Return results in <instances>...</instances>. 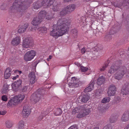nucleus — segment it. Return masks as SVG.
<instances>
[{"instance_id": "obj_49", "label": "nucleus", "mask_w": 129, "mask_h": 129, "mask_svg": "<svg viewBox=\"0 0 129 129\" xmlns=\"http://www.w3.org/2000/svg\"><path fill=\"white\" fill-rule=\"evenodd\" d=\"M53 9L54 11H58L59 10L58 6L57 5L54 6Z\"/></svg>"}, {"instance_id": "obj_3", "label": "nucleus", "mask_w": 129, "mask_h": 129, "mask_svg": "<svg viewBox=\"0 0 129 129\" xmlns=\"http://www.w3.org/2000/svg\"><path fill=\"white\" fill-rule=\"evenodd\" d=\"M28 0H16L11 7V9H15L19 12H22L28 7Z\"/></svg>"}, {"instance_id": "obj_36", "label": "nucleus", "mask_w": 129, "mask_h": 129, "mask_svg": "<svg viewBox=\"0 0 129 129\" xmlns=\"http://www.w3.org/2000/svg\"><path fill=\"white\" fill-rule=\"evenodd\" d=\"M102 88H100L96 90L95 93L96 95H100V94L103 92V90Z\"/></svg>"}, {"instance_id": "obj_6", "label": "nucleus", "mask_w": 129, "mask_h": 129, "mask_svg": "<svg viewBox=\"0 0 129 129\" xmlns=\"http://www.w3.org/2000/svg\"><path fill=\"white\" fill-rule=\"evenodd\" d=\"M91 109L89 106H86V105L79 106L73 110V113L74 114L75 112L83 111L86 116L88 115L91 112Z\"/></svg>"}, {"instance_id": "obj_29", "label": "nucleus", "mask_w": 129, "mask_h": 129, "mask_svg": "<svg viewBox=\"0 0 129 129\" xmlns=\"http://www.w3.org/2000/svg\"><path fill=\"white\" fill-rule=\"evenodd\" d=\"M38 31L41 33H46L47 32V28L45 27L38 28L37 29Z\"/></svg>"}, {"instance_id": "obj_55", "label": "nucleus", "mask_w": 129, "mask_h": 129, "mask_svg": "<svg viewBox=\"0 0 129 129\" xmlns=\"http://www.w3.org/2000/svg\"><path fill=\"white\" fill-rule=\"evenodd\" d=\"M86 50L84 48H83L81 50V52L83 54L85 52Z\"/></svg>"}, {"instance_id": "obj_11", "label": "nucleus", "mask_w": 129, "mask_h": 129, "mask_svg": "<svg viewBox=\"0 0 129 129\" xmlns=\"http://www.w3.org/2000/svg\"><path fill=\"white\" fill-rule=\"evenodd\" d=\"M28 78L30 83L32 84H34L37 81V79L35 73L31 72L28 75Z\"/></svg>"}, {"instance_id": "obj_52", "label": "nucleus", "mask_w": 129, "mask_h": 129, "mask_svg": "<svg viewBox=\"0 0 129 129\" xmlns=\"http://www.w3.org/2000/svg\"><path fill=\"white\" fill-rule=\"evenodd\" d=\"M68 129H78V128L76 125H74L71 126Z\"/></svg>"}, {"instance_id": "obj_20", "label": "nucleus", "mask_w": 129, "mask_h": 129, "mask_svg": "<svg viewBox=\"0 0 129 129\" xmlns=\"http://www.w3.org/2000/svg\"><path fill=\"white\" fill-rule=\"evenodd\" d=\"M94 84L93 81H91L89 86L84 90V92H87L91 90L93 88Z\"/></svg>"}, {"instance_id": "obj_27", "label": "nucleus", "mask_w": 129, "mask_h": 129, "mask_svg": "<svg viewBox=\"0 0 129 129\" xmlns=\"http://www.w3.org/2000/svg\"><path fill=\"white\" fill-rule=\"evenodd\" d=\"M89 96L86 94L83 95L81 99V102L83 103H86L89 99Z\"/></svg>"}, {"instance_id": "obj_31", "label": "nucleus", "mask_w": 129, "mask_h": 129, "mask_svg": "<svg viewBox=\"0 0 129 129\" xmlns=\"http://www.w3.org/2000/svg\"><path fill=\"white\" fill-rule=\"evenodd\" d=\"M117 120V117L116 116H111L110 118L109 121L111 123H113L115 122Z\"/></svg>"}, {"instance_id": "obj_53", "label": "nucleus", "mask_w": 129, "mask_h": 129, "mask_svg": "<svg viewBox=\"0 0 129 129\" xmlns=\"http://www.w3.org/2000/svg\"><path fill=\"white\" fill-rule=\"evenodd\" d=\"M128 20L126 26V28L127 31L129 32V16H128Z\"/></svg>"}, {"instance_id": "obj_9", "label": "nucleus", "mask_w": 129, "mask_h": 129, "mask_svg": "<svg viewBox=\"0 0 129 129\" xmlns=\"http://www.w3.org/2000/svg\"><path fill=\"white\" fill-rule=\"evenodd\" d=\"M121 93L123 95H126L129 94V83H125L123 86Z\"/></svg>"}, {"instance_id": "obj_44", "label": "nucleus", "mask_w": 129, "mask_h": 129, "mask_svg": "<svg viewBox=\"0 0 129 129\" xmlns=\"http://www.w3.org/2000/svg\"><path fill=\"white\" fill-rule=\"evenodd\" d=\"M123 4L124 6H127L129 7V0H125Z\"/></svg>"}, {"instance_id": "obj_17", "label": "nucleus", "mask_w": 129, "mask_h": 129, "mask_svg": "<svg viewBox=\"0 0 129 129\" xmlns=\"http://www.w3.org/2000/svg\"><path fill=\"white\" fill-rule=\"evenodd\" d=\"M20 39L19 37H17L12 40L11 42V44L13 46H17L20 42Z\"/></svg>"}, {"instance_id": "obj_23", "label": "nucleus", "mask_w": 129, "mask_h": 129, "mask_svg": "<svg viewBox=\"0 0 129 129\" xmlns=\"http://www.w3.org/2000/svg\"><path fill=\"white\" fill-rule=\"evenodd\" d=\"M9 86V85L6 84H4L2 90V93L6 94L8 93L9 90L8 88Z\"/></svg>"}, {"instance_id": "obj_8", "label": "nucleus", "mask_w": 129, "mask_h": 129, "mask_svg": "<svg viewBox=\"0 0 129 129\" xmlns=\"http://www.w3.org/2000/svg\"><path fill=\"white\" fill-rule=\"evenodd\" d=\"M33 41L30 38H27L23 40L22 43V47L25 48L31 47L33 44Z\"/></svg>"}, {"instance_id": "obj_19", "label": "nucleus", "mask_w": 129, "mask_h": 129, "mask_svg": "<svg viewBox=\"0 0 129 129\" xmlns=\"http://www.w3.org/2000/svg\"><path fill=\"white\" fill-rule=\"evenodd\" d=\"M122 121L126 122L129 120V115L127 112L124 113L122 114L121 119Z\"/></svg>"}, {"instance_id": "obj_4", "label": "nucleus", "mask_w": 129, "mask_h": 129, "mask_svg": "<svg viewBox=\"0 0 129 129\" xmlns=\"http://www.w3.org/2000/svg\"><path fill=\"white\" fill-rule=\"evenodd\" d=\"M45 91L44 89L40 88L31 95V100L34 101L35 103L39 102L45 93Z\"/></svg>"}, {"instance_id": "obj_47", "label": "nucleus", "mask_w": 129, "mask_h": 129, "mask_svg": "<svg viewBox=\"0 0 129 129\" xmlns=\"http://www.w3.org/2000/svg\"><path fill=\"white\" fill-rule=\"evenodd\" d=\"M108 66V64H105L104 65H103L102 68H101L100 69V71L101 72H102L104 71L105 70V68L107 67Z\"/></svg>"}, {"instance_id": "obj_30", "label": "nucleus", "mask_w": 129, "mask_h": 129, "mask_svg": "<svg viewBox=\"0 0 129 129\" xmlns=\"http://www.w3.org/2000/svg\"><path fill=\"white\" fill-rule=\"evenodd\" d=\"M24 122L22 120L19 121L18 123V129H23L24 128Z\"/></svg>"}, {"instance_id": "obj_63", "label": "nucleus", "mask_w": 129, "mask_h": 129, "mask_svg": "<svg viewBox=\"0 0 129 129\" xmlns=\"http://www.w3.org/2000/svg\"><path fill=\"white\" fill-rule=\"evenodd\" d=\"M16 77V78H18L19 77V75H17Z\"/></svg>"}, {"instance_id": "obj_56", "label": "nucleus", "mask_w": 129, "mask_h": 129, "mask_svg": "<svg viewBox=\"0 0 129 129\" xmlns=\"http://www.w3.org/2000/svg\"><path fill=\"white\" fill-rule=\"evenodd\" d=\"M105 38L108 39L107 40H110V39L111 38V37L109 35H107L105 37Z\"/></svg>"}, {"instance_id": "obj_41", "label": "nucleus", "mask_w": 129, "mask_h": 129, "mask_svg": "<svg viewBox=\"0 0 129 129\" xmlns=\"http://www.w3.org/2000/svg\"><path fill=\"white\" fill-rule=\"evenodd\" d=\"M110 98L109 97L105 98L102 100V102L103 103H106L110 101Z\"/></svg>"}, {"instance_id": "obj_58", "label": "nucleus", "mask_w": 129, "mask_h": 129, "mask_svg": "<svg viewBox=\"0 0 129 129\" xmlns=\"http://www.w3.org/2000/svg\"><path fill=\"white\" fill-rule=\"evenodd\" d=\"M17 78H16V76L15 77H14L13 78V80H15Z\"/></svg>"}, {"instance_id": "obj_48", "label": "nucleus", "mask_w": 129, "mask_h": 129, "mask_svg": "<svg viewBox=\"0 0 129 129\" xmlns=\"http://www.w3.org/2000/svg\"><path fill=\"white\" fill-rule=\"evenodd\" d=\"M103 129H112V127L110 124H108L104 126Z\"/></svg>"}, {"instance_id": "obj_34", "label": "nucleus", "mask_w": 129, "mask_h": 129, "mask_svg": "<svg viewBox=\"0 0 129 129\" xmlns=\"http://www.w3.org/2000/svg\"><path fill=\"white\" fill-rule=\"evenodd\" d=\"M47 114L46 112H43V113H42L38 117V120H42L43 118Z\"/></svg>"}, {"instance_id": "obj_60", "label": "nucleus", "mask_w": 129, "mask_h": 129, "mask_svg": "<svg viewBox=\"0 0 129 129\" xmlns=\"http://www.w3.org/2000/svg\"><path fill=\"white\" fill-rule=\"evenodd\" d=\"M52 56L51 55H50L49 56V59H51L52 58Z\"/></svg>"}, {"instance_id": "obj_37", "label": "nucleus", "mask_w": 129, "mask_h": 129, "mask_svg": "<svg viewBox=\"0 0 129 129\" xmlns=\"http://www.w3.org/2000/svg\"><path fill=\"white\" fill-rule=\"evenodd\" d=\"M16 96L20 102L23 100L25 96L24 95L21 94H19Z\"/></svg>"}, {"instance_id": "obj_50", "label": "nucleus", "mask_w": 129, "mask_h": 129, "mask_svg": "<svg viewBox=\"0 0 129 129\" xmlns=\"http://www.w3.org/2000/svg\"><path fill=\"white\" fill-rule=\"evenodd\" d=\"M2 100L4 101H7L8 100L7 96L6 95H4L2 97Z\"/></svg>"}, {"instance_id": "obj_2", "label": "nucleus", "mask_w": 129, "mask_h": 129, "mask_svg": "<svg viewBox=\"0 0 129 129\" xmlns=\"http://www.w3.org/2000/svg\"><path fill=\"white\" fill-rule=\"evenodd\" d=\"M122 64L121 60L116 61L113 63L108 70V73L110 75L116 73L115 74V79L119 80L121 79L126 72V68L120 66Z\"/></svg>"}, {"instance_id": "obj_5", "label": "nucleus", "mask_w": 129, "mask_h": 129, "mask_svg": "<svg viewBox=\"0 0 129 129\" xmlns=\"http://www.w3.org/2000/svg\"><path fill=\"white\" fill-rule=\"evenodd\" d=\"M70 80V79L68 80L67 81L68 83H69L68 84L69 88L68 89H69L70 91L73 90L74 89L73 88L77 87L82 84V82L77 79L75 77H72L71 78V82Z\"/></svg>"}, {"instance_id": "obj_61", "label": "nucleus", "mask_w": 129, "mask_h": 129, "mask_svg": "<svg viewBox=\"0 0 129 129\" xmlns=\"http://www.w3.org/2000/svg\"><path fill=\"white\" fill-rule=\"evenodd\" d=\"M94 129H99L98 127H95Z\"/></svg>"}, {"instance_id": "obj_28", "label": "nucleus", "mask_w": 129, "mask_h": 129, "mask_svg": "<svg viewBox=\"0 0 129 129\" xmlns=\"http://www.w3.org/2000/svg\"><path fill=\"white\" fill-rule=\"evenodd\" d=\"M76 113H78L77 116V117L78 118H81L84 117L86 116L84 113L83 112V111H81L80 112H75V114H73V111H72V114H76Z\"/></svg>"}, {"instance_id": "obj_1", "label": "nucleus", "mask_w": 129, "mask_h": 129, "mask_svg": "<svg viewBox=\"0 0 129 129\" xmlns=\"http://www.w3.org/2000/svg\"><path fill=\"white\" fill-rule=\"evenodd\" d=\"M65 20L64 19L61 18L58 21L56 24L53 25V30L50 33L51 36L57 38L68 31L69 23L65 22Z\"/></svg>"}, {"instance_id": "obj_40", "label": "nucleus", "mask_w": 129, "mask_h": 129, "mask_svg": "<svg viewBox=\"0 0 129 129\" xmlns=\"http://www.w3.org/2000/svg\"><path fill=\"white\" fill-rule=\"evenodd\" d=\"M71 32L72 35L74 37L77 36V31L76 29H73Z\"/></svg>"}, {"instance_id": "obj_57", "label": "nucleus", "mask_w": 129, "mask_h": 129, "mask_svg": "<svg viewBox=\"0 0 129 129\" xmlns=\"http://www.w3.org/2000/svg\"><path fill=\"white\" fill-rule=\"evenodd\" d=\"M124 129H129V123Z\"/></svg>"}, {"instance_id": "obj_62", "label": "nucleus", "mask_w": 129, "mask_h": 129, "mask_svg": "<svg viewBox=\"0 0 129 129\" xmlns=\"http://www.w3.org/2000/svg\"><path fill=\"white\" fill-rule=\"evenodd\" d=\"M122 4H121V5H119V6H117L118 7H121L122 6Z\"/></svg>"}, {"instance_id": "obj_33", "label": "nucleus", "mask_w": 129, "mask_h": 129, "mask_svg": "<svg viewBox=\"0 0 129 129\" xmlns=\"http://www.w3.org/2000/svg\"><path fill=\"white\" fill-rule=\"evenodd\" d=\"M68 13L66 8H65L60 12L59 14L61 16H64Z\"/></svg>"}, {"instance_id": "obj_13", "label": "nucleus", "mask_w": 129, "mask_h": 129, "mask_svg": "<svg viewBox=\"0 0 129 129\" xmlns=\"http://www.w3.org/2000/svg\"><path fill=\"white\" fill-rule=\"evenodd\" d=\"M28 25V24L26 23L23 25L20 26L18 30V32L20 33H24L26 31Z\"/></svg>"}, {"instance_id": "obj_25", "label": "nucleus", "mask_w": 129, "mask_h": 129, "mask_svg": "<svg viewBox=\"0 0 129 129\" xmlns=\"http://www.w3.org/2000/svg\"><path fill=\"white\" fill-rule=\"evenodd\" d=\"M47 13L45 11H41L39 13L38 16L42 20L44 17H46Z\"/></svg>"}, {"instance_id": "obj_64", "label": "nucleus", "mask_w": 129, "mask_h": 129, "mask_svg": "<svg viewBox=\"0 0 129 129\" xmlns=\"http://www.w3.org/2000/svg\"><path fill=\"white\" fill-rule=\"evenodd\" d=\"M129 76V74H128V75H127V76L126 77H128Z\"/></svg>"}, {"instance_id": "obj_24", "label": "nucleus", "mask_w": 129, "mask_h": 129, "mask_svg": "<svg viewBox=\"0 0 129 129\" xmlns=\"http://www.w3.org/2000/svg\"><path fill=\"white\" fill-rule=\"evenodd\" d=\"M105 80V77L102 76L100 77L98 79L97 83L98 85H100L104 83Z\"/></svg>"}, {"instance_id": "obj_43", "label": "nucleus", "mask_w": 129, "mask_h": 129, "mask_svg": "<svg viewBox=\"0 0 129 129\" xmlns=\"http://www.w3.org/2000/svg\"><path fill=\"white\" fill-rule=\"evenodd\" d=\"M80 69L82 72H85L88 70V68L87 67L81 66L80 67Z\"/></svg>"}, {"instance_id": "obj_7", "label": "nucleus", "mask_w": 129, "mask_h": 129, "mask_svg": "<svg viewBox=\"0 0 129 129\" xmlns=\"http://www.w3.org/2000/svg\"><path fill=\"white\" fill-rule=\"evenodd\" d=\"M35 55V52L31 50L27 52L24 55V59L26 61H30L33 59Z\"/></svg>"}, {"instance_id": "obj_12", "label": "nucleus", "mask_w": 129, "mask_h": 129, "mask_svg": "<svg viewBox=\"0 0 129 129\" xmlns=\"http://www.w3.org/2000/svg\"><path fill=\"white\" fill-rule=\"evenodd\" d=\"M31 108L29 106L26 105H24L22 111L23 115L24 116H27L29 115L31 112Z\"/></svg>"}, {"instance_id": "obj_15", "label": "nucleus", "mask_w": 129, "mask_h": 129, "mask_svg": "<svg viewBox=\"0 0 129 129\" xmlns=\"http://www.w3.org/2000/svg\"><path fill=\"white\" fill-rule=\"evenodd\" d=\"M42 20L38 16L34 18L32 21L31 23L34 26H37L40 24Z\"/></svg>"}, {"instance_id": "obj_32", "label": "nucleus", "mask_w": 129, "mask_h": 129, "mask_svg": "<svg viewBox=\"0 0 129 129\" xmlns=\"http://www.w3.org/2000/svg\"><path fill=\"white\" fill-rule=\"evenodd\" d=\"M95 51H94V52H93L91 51H87L86 52L87 54L89 56L91 57L95 56Z\"/></svg>"}, {"instance_id": "obj_46", "label": "nucleus", "mask_w": 129, "mask_h": 129, "mask_svg": "<svg viewBox=\"0 0 129 129\" xmlns=\"http://www.w3.org/2000/svg\"><path fill=\"white\" fill-rule=\"evenodd\" d=\"M114 100L115 102H114V103L115 104H117L120 101V99L119 97H116L115 98Z\"/></svg>"}, {"instance_id": "obj_14", "label": "nucleus", "mask_w": 129, "mask_h": 129, "mask_svg": "<svg viewBox=\"0 0 129 129\" xmlns=\"http://www.w3.org/2000/svg\"><path fill=\"white\" fill-rule=\"evenodd\" d=\"M55 0H43L42 1L43 6L45 7L50 6L53 4Z\"/></svg>"}, {"instance_id": "obj_59", "label": "nucleus", "mask_w": 129, "mask_h": 129, "mask_svg": "<svg viewBox=\"0 0 129 129\" xmlns=\"http://www.w3.org/2000/svg\"><path fill=\"white\" fill-rule=\"evenodd\" d=\"M16 71H17L18 72H19V73L20 74H21L22 73V72L21 71H17V70H16Z\"/></svg>"}, {"instance_id": "obj_45", "label": "nucleus", "mask_w": 129, "mask_h": 129, "mask_svg": "<svg viewBox=\"0 0 129 129\" xmlns=\"http://www.w3.org/2000/svg\"><path fill=\"white\" fill-rule=\"evenodd\" d=\"M13 100L15 104L18 103L20 102L17 96H15Z\"/></svg>"}, {"instance_id": "obj_16", "label": "nucleus", "mask_w": 129, "mask_h": 129, "mask_svg": "<svg viewBox=\"0 0 129 129\" xmlns=\"http://www.w3.org/2000/svg\"><path fill=\"white\" fill-rule=\"evenodd\" d=\"M68 13H69L73 11L75 9L76 6L74 4H71L65 7Z\"/></svg>"}, {"instance_id": "obj_10", "label": "nucleus", "mask_w": 129, "mask_h": 129, "mask_svg": "<svg viewBox=\"0 0 129 129\" xmlns=\"http://www.w3.org/2000/svg\"><path fill=\"white\" fill-rule=\"evenodd\" d=\"M116 91V88L115 86L113 84L110 85L109 87L107 92L108 96H111L114 95Z\"/></svg>"}, {"instance_id": "obj_54", "label": "nucleus", "mask_w": 129, "mask_h": 129, "mask_svg": "<svg viewBox=\"0 0 129 129\" xmlns=\"http://www.w3.org/2000/svg\"><path fill=\"white\" fill-rule=\"evenodd\" d=\"M6 113V112L5 111H0V114L1 115H4Z\"/></svg>"}, {"instance_id": "obj_38", "label": "nucleus", "mask_w": 129, "mask_h": 129, "mask_svg": "<svg viewBox=\"0 0 129 129\" xmlns=\"http://www.w3.org/2000/svg\"><path fill=\"white\" fill-rule=\"evenodd\" d=\"M16 104L13 100H11L8 102L7 104V106H12L15 105Z\"/></svg>"}, {"instance_id": "obj_18", "label": "nucleus", "mask_w": 129, "mask_h": 129, "mask_svg": "<svg viewBox=\"0 0 129 129\" xmlns=\"http://www.w3.org/2000/svg\"><path fill=\"white\" fill-rule=\"evenodd\" d=\"M22 83V80H19L15 82L13 84H12V87L15 89H17L19 87L21 86Z\"/></svg>"}, {"instance_id": "obj_26", "label": "nucleus", "mask_w": 129, "mask_h": 129, "mask_svg": "<svg viewBox=\"0 0 129 129\" xmlns=\"http://www.w3.org/2000/svg\"><path fill=\"white\" fill-rule=\"evenodd\" d=\"M54 114L56 116H59L61 115L62 113V110L60 108L56 109L54 111Z\"/></svg>"}, {"instance_id": "obj_51", "label": "nucleus", "mask_w": 129, "mask_h": 129, "mask_svg": "<svg viewBox=\"0 0 129 129\" xmlns=\"http://www.w3.org/2000/svg\"><path fill=\"white\" fill-rule=\"evenodd\" d=\"M6 7V5L5 4H3L1 6V8L2 10H4L5 9Z\"/></svg>"}, {"instance_id": "obj_22", "label": "nucleus", "mask_w": 129, "mask_h": 129, "mask_svg": "<svg viewBox=\"0 0 129 129\" xmlns=\"http://www.w3.org/2000/svg\"><path fill=\"white\" fill-rule=\"evenodd\" d=\"M11 73L10 69L9 68H7L5 72L4 76L5 79H8L10 77Z\"/></svg>"}, {"instance_id": "obj_39", "label": "nucleus", "mask_w": 129, "mask_h": 129, "mask_svg": "<svg viewBox=\"0 0 129 129\" xmlns=\"http://www.w3.org/2000/svg\"><path fill=\"white\" fill-rule=\"evenodd\" d=\"M6 127L10 128L12 126V124L9 121H7L6 122Z\"/></svg>"}, {"instance_id": "obj_42", "label": "nucleus", "mask_w": 129, "mask_h": 129, "mask_svg": "<svg viewBox=\"0 0 129 129\" xmlns=\"http://www.w3.org/2000/svg\"><path fill=\"white\" fill-rule=\"evenodd\" d=\"M27 88V86H24L21 87L20 89V91L22 92H26V91Z\"/></svg>"}, {"instance_id": "obj_21", "label": "nucleus", "mask_w": 129, "mask_h": 129, "mask_svg": "<svg viewBox=\"0 0 129 129\" xmlns=\"http://www.w3.org/2000/svg\"><path fill=\"white\" fill-rule=\"evenodd\" d=\"M42 5L43 6L42 2L38 1L34 4L33 8L35 9H37L40 8Z\"/></svg>"}, {"instance_id": "obj_35", "label": "nucleus", "mask_w": 129, "mask_h": 129, "mask_svg": "<svg viewBox=\"0 0 129 129\" xmlns=\"http://www.w3.org/2000/svg\"><path fill=\"white\" fill-rule=\"evenodd\" d=\"M45 17L48 20L51 19L53 18L50 12H48L47 13Z\"/></svg>"}]
</instances>
